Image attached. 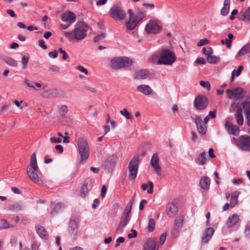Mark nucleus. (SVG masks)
<instances>
[{"label":"nucleus","instance_id":"obj_47","mask_svg":"<svg viewBox=\"0 0 250 250\" xmlns=\"http://www.w3.org/2000/svg\"><path fill=\"white\" fill-rule=\"evenodd\" d=\"M203 53L205 54L207 57L209 56L210 55L212 54V49L211 47H208V49H206V48H203Z\"/></svg>","mask_w":250,"mask_h":250},{"label":"nucleus","instance_id":"obj_64","mask_svg":"<svg viewBox=\"0 0 250 250\" xmlns=\"http://www.w3.org/2000/svg\"><path fill=\"white\" fill-rule=\"evenodd\" d=\"M240 21H244L245 22H249L250 21V17H237Z\"/></svg>","mask_w":250,"mask_h":250},{"label":"nucleus","instance_id":"obj_7","mask_svg":"<svg viewBox=\"0 0 250 250\" xmlns=\"http://www.w3.org/2000/svg\"><path fill=\"white\" fill-rule=\"evenodd\" d=\"M132 206V201L130 200L127 204L121 217L118 229L124 228L130 219V212Z\"/></svg>","mask_w":250,"mask_h":250},{"label":"nucleus","instance_id":"obj_46","mask_svg":"<svg viewBox=\"0 0 250 250\" xmlns=\"http://www.w3.org/2000/svg\"><path fill=\"white\" fill-rule=\"evenodd\" d=\"M241 16H250V7L243 8L241 12Z\"/></svg>","mask_w":250,"mask_h":250},{"label":"nucleus","instance_id":"obj_18","mask_svg":"<svg viewBox=\"0 0 250 250\" xmlns=\"http://www.w3.org/2000/svg\"><path fill=\"white\" fill-rule=\"evenodd\" d=\"M79 221L77 219H71L69 224V233L72 236H76Z\"/></svg>","mask_w":250,"mask_h":250},{"label":"nucleus","instance_id":"obj_50","mask_svg":"<svg viewBox=\"0 0 250 250\" xmlns=\"http://www.w3.org/2000/svg\"><path fill=\"white\" fill-rule=\"evenodd\" d=\"M208 41L207 39H204L202 40H200L199 42L197 43V45L198 46H202L204 45H206L208 43Z\"/></svg>","mask_w":250,"mask_h":250},{"label":"nucleus","instance_id":"obj_60","mask_svg":"<svg viewBox=\"0 0 250 250\" xmlns=\"http://www.w3.org/2000/svg\"><path fill=\"white\" fill-rule=\"evenodd\" d=\"M147 203V201L146 200H142L140 203L139 205V209L142 210L144 208V205Z\"/></svg>","mask_w":250,"mask_h":250},{"label":"nucleus","instance_id":"obj_45","mask_svg":"<svg viewBox=\"0 0 250 250\" xmlns=\"http://www.w3.org/2000/svg\"><path fill=\"white\" fill-rule=\"evenodd\" d=\"M237 203V196L232 195L230 198V207L233 208Z\"/></svg>","mask_w":250,"mask_h":250},{"label":"nucleus","instance_id":"obj_23","mask_svg":"<svg viewBox=\"0 0 250 250\" xmlns=\"http://www.w3.org/2000/svg\"><path fill=\"white\" fill-rule=\"evenodd\" d=\"M62 20L65 23L61 24V27L66 29L76 21V17H62Z\"/></svg>","mask_w":250,"mask_h":250},{"label":"nucleus","instance_id":"obj_63","mask_svg":"<svg viewBox=\"0 0 250 250\" xmlns=\"http://www.w3.org/2000/svg\"><path fill=\"white\" fill-rule=\"evenodd\" d=\"M208 116H209L211 119L215 118L216 116V110H214L213 111H210L208 114Z\"/></svg>","mask_w":250,"mask_h":250},{"label":"nucleus","instance_id":"obj_41","mask_svg":"<svg viewBox=\"0 0 250 250\" xmlns=\"http://www.w3.org/2000/svg\"><path fill=\"white\" fill-rule=\"evenodd\" d=\"M181 230V229L174 226L173 228L171 230V234L173 238L177 237L180 231Z\"/></svg>","mask_w":250,"mask_h":250},{"label":"nucleus","instance_id":"obj_53","mask_svg":"<svg viewBox=\"0 0 250 250\" xmlns=\"http://www.w3.org/2000/svg\"><path fill=\"white\" fill-rule=\"evenodd\" d=\"M105 34H104V33H103L101 35H97L96 36L94 39V42H99L100 40H102V39H103L104 38H105Z\"/></svg>","mask_w":250,"mask_h":250},{"label":"nucleus","instance_id":"obj_36","mask_svg":"<svg viewBox=\"0 0 250 250\" xmlns=\"http://www.w3.org/2000/svg\"><path fill=\"white\" fill-rule=\"evenodd\" d=\"M198 164L201 166L206 164L207 162V154L206 152H203L199 155L198 159Z\"/></svg>","mask_w":250,"mask_h":250},{"label":"nucleus","instance_id":"obj_42","mask_svg":"<svg viewBox=\"0 0 250 250\" xmlns=\"http://www.w3.org/2000/svg\"><path fill=\"white\" fill-rule=\"evenodd\" d=\"M5 62L8 65H11L13 67H15L17 65V62L16 61L14 60L12 58H7L5 59Z\"/></svg>","mask_w":250,"mask_h":250},{"label":"nucleus","instance_id":"obj_30","mask_svg":"<svg viewBox=\"0 0 250 250\" xmlns=\"http://www.w3.org/2000/svg\"><path fill=\"white\" fill-rule=\"evenodd\" d=\"M250 53V43L244 45L238 52L237 56H243Z\"/></svg>","mask_w":250,"mask_h":250},{"label":"nucleus","instance_id":"obj_55","mask_svg":"<svg viewBox=\"0 0 250 250\" xmlns=\"http://www.w3.org/2000/svg\"><path fill=\"white\" fill-rule=\"evenodd\" d=\"M24 83L26 85V86L30 88L32 87V85L34 84V82L30 81L27 78H25L24 80Z\"/></svg>","mask_w":250,"mask_h":250},{"label":"nucleus","instance_id":"obj_16","mask_svg":"<svg viewBox=\"0 0 250 250\" xmlns=\"http://www.w3.org/2000/svg\"><path fill=\"white\" fill-rule=\"evenodd\" d=\"M93 186V180L87 179L84 181L82 186L81 194L83 196L86 195L89 191L92 188Z\"/></svg>","mask_w":250,"mask_h":250},{"label":"nucleus","instance_id":"obj_54","mask_svg":"<svg viewBox=\"0 0 250 250\" xmlns=\"http://www.w3.org/2000/svg\"><path fill=\"white\" fill-rule=\"evenodd\" d=\"M167 234L166 232H165L161 234L160 238V244L161 245H163L166 241V237H167Z\"/></svg>","mask_w":250,"mask_h":250},{"label":"nucleus","instance_id":"obj_25","mask_svg":"<svg viewBox=\"0 0 250 250\" xmlns=\"http://www.w3.org/2000/svg\"><path fill=\"white\" fill-rule=\"evenodd\" d=\"M36 231L39 236L45 240L48 239L49 238L48 234L45 229L42 226L37 225L35 227Z\"/></svg>","mask_w":250,"mask_h":250},{"label":"nucleus","instance_id":"obj_26","mask_svg":"<svg viewBox=\"0 0 250 250\" xmlns=\"http://www.w3.org/2000/svg\"><path fill=\"white\" fill-rule=\"evenodd\" d=\"M149 75V72L146 69H142L136 72L134 78L136 79H145Z\"/></svg>","mask_w":250,"mask_h":250},{"label":"nucleus","instance_id":"obj_31","mask_svg":"<svg viewBox=\"0 0 250 250\" xmlns=\"http://www.w3.org/2000/svg\"><path fill=\"white\" fill-rule=\"evenodd\" d=\"M64 208L65 206L62 203H58L54 206L50 214L52 216H54Z\"/></svg>","mask_w":250,"mask_h":250},{"label":"nucleus","instance_id":"obj_39","mask_svg":"<svg viewBox=\"0 0 250 250\" xmlns=\"http://www.w3.org/2000/svg\"><path fill=\"white\" fill-rule=\"evenodd\" d=\"M155 228V221L152 219H149V222L147 226V229L149 232H152L154 230Z\"/></svg>","mask_w":250,"mask_h":250},{"label":"nucleus","instance_id":"obj_37","mask_svg":"<svg viewBox=\"0 0 250 250\" xmlns=\"http://www.w3.org/2000/svg\"><path fill=\"white\" fill-rule=\"evenodd\" d=\"M244 69V67L242 65H240L237 68V71L235 70H233L231 72V82H233L234 81V78L235 75L237 77L239 76L242 70Z\"/></svg>","mask_w":250,"mask_h":250},{"label":"nucleus","instance_id":"obj_9","mask_svg":"<svg viewBox=\"0 0 250 250\" xmlns=\"http://www.w3.org/2000/svg\"><path fill=\"white\" fill-rule=\"evenodd\" d=\"M236 145L241 150L250 151V137L241 136L236 141Z\"/></svg>","mask_w":250,"mask_h":250},{"label":"nucleus","instance_id":"obj_28","mask_svg":"<svg viewBox=\"0 0 250 250\" xmlns=\"http://www.w3.org/2000/svg\"><path fill=\"white\" fill-rule=\"evenodd\" d=\"M230 0H225L223 3V6L221 10V14L222 16H226L229 12Z\"/></svg>","mask_w":250,"mask_h":250},{"label":"nucleus","instance_id":"obj_10","mask_svg":"<svg viewBox=\"0 0 250 250\" xmlns=\"http://www.w3.org/2000/svg\"><path fill=\"white\" fill-rule=\"evenodd\" d=\"M208 98L203 95H199L196 97L194 104L195 107L197 110H203L208 105Z\"/></svg>","mask_w":250,"mask_h":250},{"label":"nucleus","instance_id":"obj_40","mask_svg":"<svg viewBox=\"0 0 250 250\" xmlns=\"http://www.w3.org/2000/svg\"><path fill=\"white\" fill-rule=\"evenodd\" d=\"M120 114L125 116L127 119H132L133 117L126 108H124L123 110H120Z\"/></svg>","mask_w":250,"mask_h":250},{"label":"nucleus","instance_id":"obj_32","mask_svg":"<svg viewBox=\"0 0 250 250\" xmlns=\"http://www.w3.org/2000/svg\"><path fill=\"white\" fill-rule=\"evenodd\" d=\"M206 59L208 62L209 63L217 64L220 61V58L219 57L210 55L209 56L207 57Z\"/></svg>","mask_w":250,"mask_h":250},{"label":"nucleus","instance_id":"obj_11","mask_svg":"<svg viewBox=\"0 0 250 250\" xmlns=\"http://www.w3.org/2000/svg\"><path fill=\"white\" fill-rule=\"evenodd\" d=\"M244 94V92L243 89L240 87L228 91V96L231 99L240 100L243 98Z\"/></svg>","mask_w":250,"mask_h":250},{"label":"nucleus","instance_id":"obj_56","mask_svg":"<svg viewBox=\"0 0 250 250\" xmlns=\"http://www.w3.org/2000/svg\"><path fill=\"white\" fill-rule=\"evenodd\" d=\"M125 242V239L123 237H119L117 240H116V244L115 245V247H118L120 243H122Z\"/></svg>","mask_w":250,"mask_h":250},{"label":"nucleus","instance_id":"obj_8","mask_svg":"<svg viewBox=\"0 0 250 250\" xmlns=\"http://www.w3.org/2000/svg\"><path fill=\"white\" fill-rule=\"evenodd\" d=\"M162 28V23L158 21H150L146 24L145 31L148 34H156Z\"/></svg>","mask_w":250,"mask_h":250},{"label":"nucleus","instance_id":"obj_38","mask_svg":"<svg viewBox=\"0 0 250 250\" xmlns=\"http://www.w3.org/2000/svg\"><path fill=\"white\" fill-rule=\"evenodd\" d=\"M22 209V205L19 203H14L9 207V209L12 211H18Z\"/></svg>","mask_w":250,"mask_h":250},{"label":"nucleus","instance_id":"obj_52","mask_svg":"<svg viewBox=\"0 0 250 250\" xmlns=\"http://www.w3.org/2000/svg\"><path fill=\"white\" fill-rule=\"evenodd\" d=\"M77 69L78 70H79L80 71H81V72L85 74V75H87L88 73V70L85 68H84L83 66L82 65H78L77 66Z\"/></svg>","mask_w":250,"mask_h":250},{"label":"nucleus","instance_id":"obj_44","mask_svg":"<svg viewBox=\"0 0 250 250\" xmlns=\"http://www.w3.org/2000/svg\"><path fill=\"white\" fill-rule=\"evenodd\" d=\"M68 107L65 105H62L60 107L59 113L61 115H65L68 112Z\"/></svg>","mask_w":250,"mask_h":250},{"label":"nucleus","instance_id":"obj_17","mask_svg":"<svg viewBox=\"0 0 250 250\" xmlns=\"http://www.w3.org/2000/svg\"><path fill=\"white\" fill-rule=\"evenodd\" d=\"M110 16H125L126 13L124 11L123 7L120 5H113L110 10Z\"/></svg>","mask_w":250,"mask_h":250},{"label":"nucleus","instance_id":"obj_62","mask_svg":"<svg viewBox=\"0 0 250 250\" xmlns=\"http://www.w3.org/2000/svg\"><path fill=\"white\" fill-rule=\"evenodd\" d=\"M132 233H129L128 234V237L129 238H132L133 237H135L137 235V232L136 230L132 229L131 230Z\"/></svg>","mask_w":250,"mask_h":250},{"label":"nucleus","instance_id":"obj_35","mask_svg":"<svg viewBox=\"0 0 250 250\" xmlns=\"http://www.w3.org/2000/svg\"><path fill=\"white\" fill-rule=\"evenodd\" d=\"M243 107L244 110L245 115H250V101H245L243 104Z\"/></svg>","mask_w":250,"mask_h":250},{"label":"nucleus","instance_id":"obj_21","mask_svg":"<svg viewBox=\"0 0 250 250\" xmlns=\"http://www.w3.org/2000/svg\"><path fill=\"white\" fill-rule=\"evenodd\" d=\"M136 90L138 92H140L146 96L151 95L153 93V90L148 85L146 84H141L138 85Z\"/></svg>","mask_w":250,"mask_h":250},{"label":"nucleus","instance_id":"obj_43","mask_svg":"<svg viewBox=\"0 0 250 250\" xmlns=\"http://www.w3.org/2000/svg\"><path fill=\"white\" fill-rule=\"evenodd\" d=\"M29 61V57L28 56H23L21 59V62L22 64V68L25 69L27 67V64Z\"/></svg>","mask_w":250,"mask_h":250},{"label":"nucleus","instance_id":"obj_29","mask_svg":"<svg viewBox=\"0 0 250 250\" xmlns=\"http://www.w3.org/2000/svg\"><path fill=\"white\" fill-rule=\"evenodd\" d=\"M237 123L239 125H242L244 122V118L242 114V110L240 107H238L236 110L235 114Z\"/></svg>","mask_w":250,"mask_h":250},{"label":"nucleus","instance_id":"obj_57","mask_svg":"<svg viewBox=\"0 0 250 250\" xmlns=\"http://www.w3.org/2000/svg\"><path fill=\"white\" fill-rule=\"evenodd\" d=\"M39 45L43 49H46L47 46L45 45V42L43 40H40L39 41Z\"/></svg>","mask_w":250,"mask_h":250},{"label":"nucleus","instance_id":"obj_49","mask_svg":"<svg viewBox=\"0 0 250 250\" xmlns=\"http://www.w3.org/2000/svg\"><path fill=\"white\" fill-rule=\"evenodd\" d=\"M59 52L62 55L63 60H65L68 58V56L67 54L66 53V51L62 49V48H60L59 49Z\"/></svg>","mask_w":250,"mask_h":250},{"label":"nucleus","instance_id":"obj_12","mask_svg":"<svg viewBox=\"0 0 250 250\" xmlns=\"http://www.w3.org/2000/svg\"><path fill=\"white\" fill-rule=\"evenodd\" d=\"M128 18L125 20V26L126 28L130 30H133L142 19L140 17H128Z\"/></svg>","mask_w":250,"mask_h":250},{"label":"nucleus","instance_id":"obj_48","mask_svg":"<svg viewBox=\"0 0 250 250\" xmlns=\"http://www.w3.org/2000/svg\"><path fill=\"white\" fill-rule=\"evenodd\" d=\"M200 84L202 86L207 88L208 90L210 88V84L208 82L201 81L200 82Z\"/></svg>","mask_w":250,"mask_h":250},{"label":"nucleus","instance_id":"obj_2","mask_svg":"<svg viewBox=\"0 0 250 250\" xmlns=\"http://www.w3.org/2000/svg\"><path fill=\"white\" fill-rule=\"evenodd\" d=\"M40 172L37 165L36 155L34 153L31 157L30 165L27 167V173L30 179L34 183H37L40 182V178L38 175Z\"/></svg>","mask_w":250,"mask_h":250},{"label":"nucleus","instance_id":"obj_14","mask_svg":"<svg viewBox=\"0 0 250 250\" xmlns=\"http://www.w3.org/2000/svg\"><path fill=\"white\" fill-rule=\"evenodd\" d=\"M240 221V217L238 214H233L229 216L226 222L228 228H231L235 226Z\"/></svg>","mask_w":250,"mask_h":250},{"label":"nucleus","instance_id":"obj_58","mask_svg":"<svg viewBox=\"0 0 250 250\" xmlns=\"http://www.w3.org/2000/svg\"><path fill=\"white\" fill-rule=\"evenodd\" d=\"M48 55L49 57L53 58H56L58 56V52L57 50H54L52 52H50L48 53Z\"/></svg>","mask_w":250,"mask_h":250},{"label":"nucleus","instance_id":"obj_19","mask_svg":"<svg viewBox=\"0 0 250 250\" xmlns=\"http://www.w3.org/2000/svg\"><path fill=\"white\" fill-rule=\"evenodd\" d=\"M143 250H158V246L154 238L148 239L144 244Z\"/></svg>","mask_w":250,"mask_h":250},{"label":"nucleus","instance_id":"obj_13","mask_svg":"<svg viewBox=\"0 0 250 250\" xmlns=\"http://www.w3.org/2000/svg\"><path fill=\"white\" fill-rule=\"evenodd\" d=\"M194 123L198 132L202 135L205 134L207 131V127L200 116H197L195 118Z\"/></svg>","mask_w":250,"mask_h":250},{"label":"nucleus","instance_id":"obj_34","mask_svg":"<svg viewBox=\"0 0 250 250\" xmlns=\"http://www.w3.org/2000/svg\"><path fill=\"white\" fill-rule=\"evenodd\" d=\"M149 186V188L147 190V192L149 194H152L153 192V184L151 181H148V185L143 184L141 185V188L143 190L147 189L148 186Z\"/></svg>","mask_w":250,"mask_h":250},{"label":"nucleus","instance_id":"obj_1","mask_svg":"<svg viewBox=\"0 0 250 250\" xmlns=\"http://www.w3.org/2000/svg\"><path fill=\"white\" fill-rule=\"evenodd\" d=\"M88 26L82 22H78L72 31L64 32L63 35L69 40H82L86 36Z\"/></svg>","mask_w":250,"mask_h":250},{"label":"nucleus","instance_id":"obj_15","mask_svg":"<svg viewBox=\"0 0 250 250\" xmlns=\"http://www.w3.org/2000/svg\"><path fill=\"white\" fill-rule=\"evenodd\" d=\"M225 126L228 132L235 136H238L239 133V127L235 125L232 124L229 121H226Z\"/></svg>","mask_w":250,"mask_h":250},{"label":"nucleus","instance_id":"obj_3","mask_svg":"<svg viewBox=\"0 0 250 250\" xmlns=\"http://www.w3.org/2000/svg\"><path fill=\"white\" fill-rule=\"evenodd\" d=\"M132 63L131 59L126 57H118L113 58L110 62L111 68L117 70L130 66Z\"/></svg>","mask_w":250,"mask_h":250},{"label":"nucleus","instance_id":"obj_5","mask_svg":"<svg viewBox=\"0 0 250 250\" xmlns=\"http://www.w3.org/2000/svg\"><path fill=\"white\" fill-rule=\"evenodd\" d=\"M78 147L81 155V160H87L89 156V147L87 141L82 138H79Z\"/></svg>","mask_w":250,"mask_h":250},{"label":"nucleus","instance_id":"obj_59","mask_svg":"<svg viewBox=\"0 0 250 250\" xmlns=\"http://www.w3.org/2000/svg\"><path fill=\"white\" fill-rule=\"evenodd\" d=\"M245 233L246 236L250 237V225H247L246 226Z\"/></svg>","mask_w":250,"mask_h":250},{"label":"nucleus","instance_id":"obj_6","mask_svg":"<svg viewBox=\"0 0 250 250\" xmlns=\"http://www.w3.org/2000/svg\"><path fill=\"white\" fill-rule=\"evenodd\" d=\"M139 157L138 155H135L130 161L128 168L129 170L128 178L134 180L137 176L139 167Z\"/></svg>","mask_w":250,"mask_h":250},{"label":"nucleus","instance_id":"obj_4","mask_svg":"<svg viewBox=\"0 0 250 250\" xmlns=\"http://www.w3.org/2000/svg\"><path fill=\"white\" fill-rule=\"evenodd\" d=\"M176 57L174 52L169 50H164L162 51L160 56L158 59L157 64L171 65L175 61Z\"/></svg>","mask_w":250,"mask_h":250},{"label":"nucleus","instance_id":"obj_33","mask_svg":"<svg viewBox=\"0 0 250 250\" xmlns=\"http://www.w3.org/2000/svg\"><path fill=\"white\" fill-rule=\"evenodd\" d=\"M184 220V218L183 216H177L175 220H174V226L179 228L182 229L183 222Z\"/></svg>","mask_w":250,"mask_h":250},{"label":"nucleus","instance_id":"obj_22","mask_svg":"<svg viewBox=\"0 0 250 250\" xmlns=\"http://www.w3.org/2000/svg\"><path fill=\"white\" fill-rule=\"evenodd\" d=\"M177 211L178 208L175 204L172 203H169L167 204L166 207V212L168 217H173Z\"/></svg>","mask_w":250,"mask_h":250},{"label":"nucleus","instance_id":"obj_24","mask_svg":"<svg viewBox=\"0 0 250 250\" xmlns=\"http://www.w3.org/2000/svg\"><path fill=\"white\" fill-rule=\"evenodd\" d=\"M214 230L212 228H208L203 233L202 240L204 243H207L211 238Z\"/></svg>","mask_w":250,"mask_h":250},{"label":"nucleus","instance_id":"obj_61","mask_svg":"<svg viewBox=\"0 0 250 250\" xmlns=\"http://www.w3.org/2000/svg\"><path fill=\"white\" fill-rule=\"evenodd\" d=\"M60 70V67L55 65L51 66V67L49 68V70L51 71L59 72Z\"/></svg>","mask_w":250,"mask_h":250},{"label":"nucleus","instance_id":"obj_27","mask_svg":"<svg viewBox=\"0 0 250 250\" xmlns=\"http://www.w3.org/2000/svg\"><path fill=\"white\" fill-rule=\"evenodd\" d=\"M201 187L205 190H208L210 186V179L207 176L203 177L200 182Z\"/></svg>","mask_w":250,"mask_h":250},{"label":"nucleus","instance_id":"obj_51","mask_svg":"<svg viewBox=\"0 0 250 250\" xmlns=\"http://www.w3.org/2000/svg\"><path fill=\"white\" fill-rule=\"evenodd\" d=\"M50 140L51 143L55 144L60 143L62 142L61 138H57L56 137H51Z\"/></svg>","mask_w":250,"mask_h":250},{"label":"nucleus","instance_id":"obj_20","mask_svg":"<svg viewBox=\"0 0 250 250\" xmlns=\"http://www.w3.org/2000/svg\"><path fill=\"white\" fill-rule=\"evenodd\" d=\"M159 157L157 153H154L151 159L150 165L158 174H161V167L159 165Z\"/></svg>","mask_w":250,"mask_h":250}]
</instances>
